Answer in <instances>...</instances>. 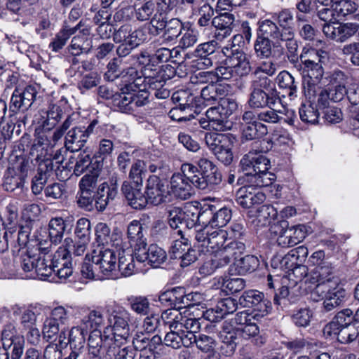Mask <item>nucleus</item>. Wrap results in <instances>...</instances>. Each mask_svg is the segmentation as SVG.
I'll return each mask as SVG.
<instances>
[{
    "label": "nucleus",
    "mask_w": 359,
    "mask_h": 359,
    "mask_svg": "<svg viewBox=\"0 0 359 359\" xmlns=\"http://www.w3.org/2000/svg\"><path fill=\"white\" fill-rule=\"evenodd\" d=\"M181 128H187L189 131L198 129V121L196 115L200 113V107L197 97L194 91L181 89Z\"/></svg>",
    "instance_id": "39448f33"
},
{
    "label": "nucleus",
    "mask_w": 359,
    "mask_h": 359,
    "mask_svg": "<svg viewBox=\"0 0 359 359\" xmlns=\"http://www.w3.org/2000/svg\"><path fill=\"white\" fill-rule=\"evenodd\" d=\"M163 182L156 175H152L147 180V195L148 201L158 205L166 201L167 194Z\"/></svg>",
    "instance_id": "b1692460"
},
{
    "label": "nucleus",
    "mask_w": 359,
    "mask_h": 359,
    "mask_svg": "<svg viewBox=\"0 0 359 359\" xmlns=\"http://www.w3.org/2000/svg\"><path fill=\"white\" fill-rule=\"evenodd\" d=\"M85 30H83L84 32ZM87 33L83 32L74 36L68 46V52L73 56H78L83 53H88L92 48V40L88 37Z\"/></svg>",
    "instance_id": "e433bc0d"
},
{
    "label": "nucleus",
    "mask_w": 359,
    "mask_h": 359,
    "mask_svg": "<svg viewBox=\"0 0 359 359\" xmlns=\"http://www.w3.org/2000/svg\"><path fill=\"white\" fill-rule=\"evenodd\" d=\"M229 233L223 229H217L215 230H210L205 226V227L200 231H198L196 234V239L201 243V247L205 248L202 250L206 252H215L221 249L227 239Z\"/></svg>",
    "instance_id": "9d476101"
},
{
    "label": "nucleus",
    "mask_w": 359,
    "mask_h": 359,
    "mask_svg": "<svg viewBox=\"0 0 359 359\" xmlns=\"http://www.w3.org/2000/svg\"><path fill=\"white\" fill-rule=\"evenodd\" d=\"M7 327L11 333H8L6 329L2 331L1 340L4 349L3 353L8 354V357L11 355V359H20L24 351L25 339L22 336L13 334V326L10 325Z\"/></svg>",
    "instance_id": "aec40b11"
},
{
    "label": "nucleus",
    "mask_w": 359,
    "mask_h": 359,
    "mask_svg": "<svg viewBox=\"0 0 359 359\" xmlns=\"http://www.w3.org/2000/svg\"><path fill=\"white\" fill-rule=\"evenodd\" d=\"M87 330L80 326L73 327L69 332L68 343L71 348L79 351L84 346Z\"/></svg>",
    "instance_id": "603ef678"
},
{
    "label": "nucleus",
    "mask_w": 359,
    "mask_h": 359,
    "mask_svg": "<svg viewBox=\"0 0 359 359\" xmlns=\"http://www.w3.org/2000/svg\"><path fill=\"white\" fill-rule=\"evenodd\" d=\"M346 299V290L337 285L334 286L329 296L324 300L323 308L326 311H330L342 304Z\"/></svg>",
    "instance_id": "79ce46f5"
},
{
    "label": "nucleus",
    "mask_w": 359,
    "mask_h": 359,
    "mask_svg": "<svg viewBox=\"0 0 359 359\" xmlns=\"http://www.w3.org/2000/svg\"><path fill=\"white\" fill-rule=\"evenodd\" d=\"M104 323L103 314L97 310L90 311L87 315L83 316L81 320V325L85 329H93V330H99L98 328L103 325Z\"/></svg>",
    "instance_id": "bf43d9fd"
},
{
    "label": "nucleus",
    "mask_w": 359,
    "mask_h": 359,
    "mask_svg": "<svg viewBox=\"0 0 359 359\" xmlns=\"http://www.w3.org/2000/svg\"><path fill=\"white\" fill-rule=\"evenodd\" d=\"M236 138L231 134L207 133L205 142L215 157L224 165H229L233 158L232 149Z\"/></svg>",
    "instance_id": "20e7f679"
},
{
    "label": "nucleus",
    "mask_w": 359,
    "mask_h": 359,
    "mask_svg": "<svg viewBox=\"0 0 359 359\" xmlns=\"http://www.w3.org/2000/svg\"><path fill=\"white\" fill-rule=\"evenodd\" d=\"M121 61L117 58L112 59L107 65V72L105 73V77L108 80L114 81L115 79L122 76L125 77L126 74L133 76L136 74V70L133 67L127 69L126 72H121L119 69Z\"/></svg>",
    "instance_id": "4d7b16f0"
},
{
    "label": "nucleus",
    "mask_w": 359,
    "mask_h": 359,
    "mask_svg": "<svg viewBox=\"0 0 359 359\" xmlns=\"http://www.w3.org/2000/svg\"><path fill=\"white\" fill-rule=\"evenodd\" d=\"M131 84L126 85L121 89V92L114 96V105L123 112L129 113L132 111L133 93L129 92L132 89Z\"/></svg>",
    "instance_id": "ea45409f"
},
{
    "label": "nucleus",
    "mask_w": 359,
    "mask_h": 359,
    "mask_svg": "<svg viewBox=\"0 0 359 359\" xmlns=\"http://www.w3.org/2000/svg\"><path fill=\"white\" fill-rule=\"evenodd\" d=\"M194 0H182L181 12L183 13V20H181V49L193 47L197 42L198 34L189 20L194 15Z\"/></svg>",
    "instance_id": "6e6552de"
},
{
    "label": "nucleus",
    "mask_w": 359,
    "mask_h": 359,
    "mask_svg": "<svg viewBox=\"0 0 359 359\" xmlns=\"http://www.w3.org/2000/svg\"><path fill=\"white\" fill-rule=\"evenodd\" d=\"M197 202H187L181 207V224L184 223L187 229H191L196 223L201 222L203 225L205 221L211 215L208 210H204L201 212Z\"/></svg>",
    "instance_id": "a211bd4d"
},
{
    "label": "nucleus",
    "mask_w": 359,
    "mask_h": 359,
    "mask_svg": "<svg viewBox=\"0 0 359 359\" xmlns=\"http://www.w3.org/2000/svg\"><path fill=\"white\" fill-rule=\"evenodd\" d=\"M87 259L92 261L99 272L107 277H109L116 269V253L109 248H100L94 250L91 255L87 254Z\"/></svg>",
    "instance_id": "2eb2a0df"
},
{
    "label": "nucleus",
    "mask_w": 359,
    "mask_h": 359,
    "mask_svg": "<svg viewBox=\"0 0 359 359\" xmlns=\"http://www.w3.org/2000/svg\"><path fill=\"white\" fill-rule=\"evenodd\" d=\"M117 194L116 180L114 183L111 184V187L106 182L101 184L97 189L96 196H95V207L97 210L103 211L108 203L115 199Z\"/></svg>",
    "instance_id": "c756f323"
},
{
    "label": "nucleus",
    "mask_w": 359,
    "mask_h": 359,
    "mask_svg": "<svg viewBox=\"0 0 359 359\" xmlns=\"http://www.w3.org/2000/svg\"><path fill=\"white\" fill-rule=\"evenodd\" d=\"M81 22H80L76 26L70 27L65 26L63 27L53 39V41L50 43L49 46L52 48L54 52H57L61 50L66 44L67 40L70 36L74 34L76 31L80 29Z\"/></svg>",
    "instance_id": "37998d69"
},
{
    "label": "nucleus",
    "mask_w": 359,
    "mask_h": 359,
    "mask_svg": "<svg viewBox=\"0 0 359 359\" xmlns=\"http://www.w3.org/2000/svg\"><path fill=\"white\" fill-rule=\"evenodd\" d=\"M114 345L112 340H107L104 336V330L102 333L100 330H93L88 337V353L93 358L100 357L106 351L107 359H111V351Z\"/></svg>",
    "instance_id": "6ab92c4d"
},
{
    "label": "nucleus",
    "mask_w": 359,
    "mask_h": 359,
    "mask_svg": "<svg viewBox=\"0 0 359 359\" xmlns=\"http://www.w3.org/2000/svg\"><path fill=\"white\" fill-rule=\"evenodd\" d=\"M245 249V244L239 241H231L217 250L215 255L217 266H224L232 261L237 260Z\"/></svg>",
    "instance_id": "4be33fe9"
},
{
    "label": "nucleus",
    "mask_w": 359,
    "mask_h": 359,
    "mask_svg": "<svg viewBox=\"0 0 359 359\" xmlns=\"http://www.w3.org/2000/svg\"><path fill=\"white\" fill-rule=\"evenodd\" d=\"M277 210L271 205H264L256 210H250L248 216L251 223L255 228H262L269 226L271 221L277 216Z\"/></svg>",
    "instance_id": "a878e982"
},
{
    "label": "nucleus",
    "mask_w": 359,
    "mask_h": 359,
    "mask_svg": "<svg viewBox=\"0 0 359 359\" xmlns=\"http://www.w3.org/2000/svg\"><path fill=\"white\" fill-rule=\"evenodd\" d=\"M25 176L20 172H17L13 168H8L4 176V188L8 191H13L23 187Z\"/></svg>",
    "instance_id": "49530a36"
},
{
    "label": "nucleus",
    "mask_w": 359,
    "mask_h": 359,
    "mask_svg": "<svg viewBox=\"0 0 359 359\" xmlns=\"http://www.w3.org/2000/svg\"><path fill=\"white\" fill-rule=\"evenodd\" d=\"M245 302V306L253 307V313H258L259 317L268 313V306L264 300V294L257 290L245 292L241 297Z\"/></svg>",
    "instance_id": "f704fd0d"
},
{
    "label": "nucleus",
    "mask_w": 359,
    "mask_h": 359,
    "mask_svg": "<svg viewBox=\"0 0 359 359\" xmlns=\"http://www.w3.org/2000/svg\"><path fill=\"white\" fill-rule=\"evenodd\" d=\"M225 95V90L221 85L209 84L203 88L201 97L205 102L211 104L212 102L220 100Z\"/></svg>",
    "instance_id": "13d9d810"
},
{
    "label": "nucleus",
    "mask_w": 359,
    "mask_h": 359,
    "mask_svg": "<svg viewBox=\"0 0 359 359\" xmlns=\"http://www.w3.org/2000/svg\"><path fill=\"white\" fill-rule=\"evenodd\" d=\"M313 316V311L309 308H301L294 312L292 319L297 326L306 327L310 325Z\"/></svg>",
    "instance_id": "774afa93"
},
{
    "label": "nucleus",
    "mask_w": 359,
    "mask_h": 359,
    "mask_svg": "<svg viewBox=\"0 0 359 359\" xmlns=\"http://www.w3.org/2000/svg\"><path fill=\"white\" fill-rule=\"evenodd\" d=\"M252 187H243L236 194V203L244 208H250L254 205L263 203L266 196L261 191L252 192Z\"/></svg>",
    "instance_id": "2f4dec72"
},
{
    "label": "nucleus",
    "mask_w": 359,
    "mask_h": 359,
    "mask_svg": "<svg viewBox=\"0 0 359 359\" xmlns=\"http://www.w3.org/2000/svg\"><path fill=\"white\" fill-rule=\"evenodd\" d=\"M358 25L355 23L323 25V32L329 39L337 42H344L353 36L358 30Z\"/></svg>",
    "instance_id": "412c9836"
},
{
    "label": "nucleus",
    "mask_w": 359,
    "mask_h": 359,
    "mask_svg": "<svg viewBox=\"0 0 359 359\" xmlns=\"http://www.w3.org/2000/svg\"><path fill=\"white\" fill-rule=\"evenodd\" d=\"M88 243L84 240H80L74 243L71 238H66L64 241L63 248H60V250L55 252V259H57L60 257L69 258L72 255L81 256L85 253Z\"/></svg>",
    "instance_id": "c9c22d12"
},
{
    "label": "nucleus",
    "mask_w": 359,
    "mask_h": 359,
    "mask_svg": "<svg viewBox=\"0 0 359 359\" xmlns=\"http://www.w3.org/2000/svg\"><path fill=\"white\" fill-rule=\"evenodd\" d=\"M280 266L283 269L292 270L294 275L299 274V280L303 279L304 275H306L308 271L306 266L297 262L290 252L280 260Z\"/></svg>",
    "instance_id": "09e8293b"
},
{
    "label": "nucleus",
    "mask_w": 359,
    "mask_h": 359,
    "mask_svg": "<svg viewBox=\"0 0 359 359\" xmlns=\"http://www.w3.org/2000/svg\"><path fill=\"white\" fill-rule=\"evenodd\" d=\"M46 114V117L43 121L42 127L43 130L49 131L54 128L60 121L63 116V111L60 106L55 104H50Z\"/></svg>",
    "instance_id": "a18cd8bd"
},
{
    "label": "nucleus",
    "mask_w": 359,
    "mask_h": 359,
    "mask_svg": "<svg viewBox=\"0 0 359 359\" xmlns=\"http://www.w3.org/2000/svg\"><path fill=\"white\" fill-rule=\"evenodd\" d=\"M135 17L141 22L150 20L151 25L156 29L162 30L165 22L158 18L159 11L156 4L151 0L138 1L134 5Z\"/></svg>",
    "instance_id": "f8f14e48"
},
{
    "label": "nucleus",
    "mask_w": 359,
    "mask_h": 359,
    "mask_svg": "<svg viewBox=\"0 0 359 359\" xmlns=\"http://www.w3.org/2000/svg\"><path fill=\"white\" fill-rule=\"evenodd\" d=\"M37 91L32 86L24 88H16L12 93L9 110L13 114H25L33 104L36 100Z\"/></svg>",
    "instance_id": "9b49d317"
},
{
    "label": "nucleus",
    "mask_w": 359,
    "mask_h": 359,
    "mask_svg": "<svg viewBox=\"0 0 359 359\" xmlns=\"http://www.w3.org/2000/svg\"><path fill=\"white\" fill-rule=\"evenodd\" d=\"M216 62V55L187 53L181 62V78L188 80L187 76L189 74H195L197 70L211 67Z\"/></svg>",
    "instance_id": "4468645a"
},
{
    "label": "nucleus",
    "mask_w": 359,
    "mask_h": 359,
    "mask_svg": "<svg viewBox=\"0 0 359 359\" xmlns=\"http://www.w3.org/2000/svg\"><path fill=\"white\" fill-rule=\"evenodd\" d=\"M301 67H296L298 70H302L304 76L309 78L308 81V90L304 86L305 93L311 96L316 94V85L319 83L324 74L323 65L329 59L328 53L322 49L304 48L299 57Z\"/></svg>",
    "instance_id": "f257e3e1"
},
{
    "label": "nucleus",
    "mask_w": 359,
    "mask_h": 359,
    "mask_svg": "<svg viewBox=\"0 0 359 359\" xmlns=\"http://www.w3.org/2000/svg\"><path fill=\"white\" fill-rule=\"evenodd\" d=\"M181 85L189 84L187 90L194 92L195 84L198 83H209V84H216L219 80L216 76L215 71L199 72L197 74H189L187 76L188 80L181 78Z\"/></svg>",
    "instance_id": "4c0bfd02"
},
{
    "label": "nucleus",
    "mask_w": 359,
    "mask_h": 359,
    "mask_svg": "<svg viewBox=\"0 0 359 359\" xmlns=\"http://www.w3.org/2000/svg\"><path fill=\"white\" fill-rule=\"evenodd\" d=\"M194 309H196L195 306L191 304L186 306L184 311H181V344L188 348L196 344L197 339L195 333L200 329L198 315H194V311H190Z\"/></svg>",
    "instance_id": "0eeeda50"
},
{
    "label": "nucleus",
    "mask_w": 359,
    "mask_h": 359,
    "mask_svg": "<svg viewBox=\"0 0 359 359\" xmlns=\"http://www.w3.org/2000/svg\"><path fill=\"white\" fill-rule=\"evenodd\" d=\"M193 187L205 189V184L201 181L197 167L191 163H183L181 165V200L187 199L194 194Z\"/></svg>",
    "instance_id": "1a4fd4ad"
},
{
    "label": "nucleus",
    "mask_w": 359,
    "mask_h": 359,
    "mask_svg": "<svg viewBox=\"0 0 359 359\" xmlns=\"http://www.w3.org/2000/svg\"><path fill=\"white\" fill-rule=\"evenodd\" d=\"M175 69L171 65H166L153 76L148 75L144 78V84L151 93L156 89L162 88L166 80L170 79L175 74Z\"/></svg>",
    "instance_id": "c85d7f7f"
},
{
    "label": "nucleus",
    "mask_w": 359,
    "mask_h": 359,
    "mask_svg": "<svg viewBox=\"0 0 359 359\" xmlns=\"http://www.w3.org/2000/svg\"><path fill=\"white\" fill-rule=\"evenodd\" d=\"M280 88L288 90V96H297V86L294 78L287 71L280 72L276 77Z\"/></svg>",
    "instance_id": "680f3d73"
},
{
    "label": "nucleus",
    "mask_w": 359,
    "mask_h": 359,
    "mask_svg": "<svg viewBox=\"0 0 359 359\" xmlns=\"http://www.w3.org/2000/svg\"><path fill=\"white\" fill-rule=\"evenodd\" d=\"M51 255H48L46 253L39 252L38 259L35 264V273L39 279L42 280L54 281V277L53 276V272L55 271L54 268L58 267L57 265L52 266Z\"/></svg>",
    "instance_id": "7c9ffc66"
},
{
    "label": "nucleus",
    "mask_w": 359,
    "mask_h": 359,
    "mask_svg": "<svg viewBox=\"0 0 359 359\" xmlns=\"http://www.w3.org/2000/svg\"><path fill=\"white\" fill-rule=\"evenodd\" d=\"M266 133V128L260 122L242 123V137L246 140L258 139Z\"/></svg>",
    "instance_id": "864d4df0"
},
{
    "label": "nucleus",
    "mask_w": 359,
    "mask_h": 359,
    "mask_svg": "<svg viewBox=\"0 0 359 359\" xmlns=\"http://www.w3.org/2000/svg\"><path fill=\"white\" fill-rule=\"evenodd\" d=\"M130 313L122 307H117L109 316V325L104 328V336L112 340L114 345L121 346L126 343L130 336Z\"/></svg>",
    "instance_id": "7ed1b4c3"
},
{
    "label": "nucleus",
    "mask_w": 359,
    "mask_h": 359,
    "mask_svg": "<svg viewBox=\"0 0 359 359\" xmlns=\"http://www.w3.org/2000/svg\"><path fill=\"white\" fill-rule=\"evenodd\" d=\"M276 21L285 34L294 32V16L289 9H283L276 14Z\"/></svg>",
    "instance_id": "052dcab7"
},
{
    "label": "nucleus",
    "mask_w": 359,
    "mask_h": 359,
    "mask_svg": "<svg viewBox=\"0 0 359 359\" xmlns=\"http://www.w3.org/2000/svg\"><path fill=\"white\" fill-rule=\"evenodd\" d=\"M305 283L316 284L318 281H332L339 280L333 275L332 267L330 262H325L323 264L315 266L310 274L304 275Z\"/></svg>",
    "instance_id": "473e14b6"
},
{
    "label": "nucleus",
    "mask_w": 359,
    "mask_h": 359,
    "mask_svg": "<svg viewBox=\"0 0 359 359\" xmlns=\"http://www.w3.org/2000/svg\"><path fill=\"white\" fill-rule=\"evenodd\" d=\"M127 233L131 245H134L135 248L145 244L146 239L144 238L142 226L139 221L133 220L128 224Z\"/></svg>",
    "instance_id": "5fc2aeb1"
},
{
    "label": "nucleus",
    "mask_w": 359,
    "mask_h": 359,
    "mask_svg": "<svg viewBox=\"0 0 359 359\" xmlns=\"http://www.w3.org/2000/svg\"><path fill=\"white\" fill-rule=\"evenodd\" d=\"M242 170L248 177L258 172H265L271 167L270 161L262 153L250 151L245 154L240 162Z\"/></svg>",
    "instance_id": "dca6fc26"
},
{
    "label": "nucleus",
    "mask_w": 359,
    "mask_h": 359,
    "mask_svg": "<svg viewBox=\"0 0 359 359\" xmlns=\"http://www.w3.org/2000/svg\"><path fill=\"white\" fill-rule=\"evenodd\" d=\"M287 226V222L280 221L275 223L271 226L272 232L278 236L277 238L278 245L283 248H289L296 245L290 236Z\"/></svg>",
    "instance_id": "a19ab883"
},
{
    "label": "nucleus",
    "mask_w": 359,
    "mask_h": 359,
    "mask_svg": "<svg viewBox=\"0 0 359 359\" xmlns=\"http://www.w3.org/2000/svg\"><path fill=\"white\" fill-rule=\"evenodd\" d=\"M100 175V170L98 168L92 167V170H90L81 179L79 184V189L94 192Z\"/></svg>",
    "instance_id": "e2e57ef3"
},
{
    "label": "nucleus",
    "mask_w": 359,
    "mask_h": 359,
    "mask_svg": "<svg viewBox=\"0 0 359 359\" xmlns=\"http://www.w3.org/2000/svg\"><path fill=\"white\" fill-rule=\"evenodd\" d=\"M329 6L333 8L338 17H344L356 11L355 4L351 0H334Z\"/></svg>",
    "instance_id": "338daca9"
},
{
    "label": "nucleus",
    "mask_w": 359,
    "mask_h": 359,
    "mask_svg": "<svg viewBox=\"0 0 359 359\" xmlns=\"http://www.w3.org/2000/svg\"><path fill=\"white\" fill-rule=\"evenodd\" d=\"M294 32L285 34L280 42H285L288 60L294 67H301L299 62V57L297 54L299 45L297 41L294 39Z\"/></svg>",
    "instance_id": "c03bdc74"
},
{
    "label": "nucleus",
    "mask_w": 359,
    "mask_h": 359,
    "mask_svg": "<svg viewBox=\"0 0 359 359\" xmlns=\"http://www.w3.org/2000/svg\"><path fill=\"white\" fill-rule=\"evenodd\" d=\"M135 257L140 262H148L154 268L163 264L167 257L165 251L156 244H151L147 248V243L140 247H135Z\"/></svg>",
    "instance_id": "f3484780"
},
{
    "label": "nucleus",
    "mask_w": 359,
    "mask_h": 359,
    "mask_svg": "<svg viewBox=\"0 0 359 359\" xmlns=\"http://www.w3.org/2000/svg\"><path fill=\"white\" fill-rule=\"evenodd\" d=\"M338 282L339 280L316 282V284H313L315 287L311 292L313 299L315 301H318L319 299L325 300Z\"/></svg>",
    "instance_id": "6e6d98bb"
},
{
    "label": "nucleus",
    "mask_w": 359,
    "mask_h": 359,
    "mask_svg": "<svg viewBox=\"0 0 359 359\" xmlns=\"http://www.w3.org/2000/svg\"><path fill=\"white\" fill-rule=\"evenodd\" d=\"M252 92L248 100L252 108L276 107L281 100L277 91L276 83L266 76L254 80Z\"/></svg>",
    "instance_id": "f03ea898"
},
{
    "label": "nucleus",
    "mask_w": 359,
    "mask_h": 359,
    "mask_svg": "<svg viewBox=\"0 0 359 359\" xmlns=\"http://www.w3.org/2000/svg\"><path fill=\"white\" fill-rule=\"evenodd\" d=\"M113 39L116 43L139 46L146 40V35L141 29L133 30L130 25H124L114 32Z\"/></svg>",
    "instance_id": "5701e85b"
},
{
    "label": "nucleus",
    "mask_w": 359,
    "mask_h": 359,
    "mask_svg": "<svg viewBox=\"0 0 359 359\" xmlns=\"http://www.w3.org/2000/svg\"><path fill=\"white\" fill-rule=\"evenodd\" d=\"M226 65H230L235 76H247L251 71L250 61L245 53L233 50L231 55L226 59Z\"/></svg>",
    "instance_id": "cd10ccee"
},
{
    "label": "nucleus",
    "mask_w": 359,
    "mask_h": 359,
    "mask_svg": "<svg viewBox=\"0 0 359 359\" xmlns=\"http://www.w3.org/2000/svg\"><path fill=\"white\" fill-rule=\"evenodd\" d=\"M258 31L260 35L268 37L269 39L274 41L273 48L280 46V41L283 39L285 33L283 32L278 23L266 19L258 22Z\"/></svg>",
    "instance_id": "72a5a7b5"
},
{
    "label": "nucleus",
    "mask_w": 359,
    "mask_h": 359,
    "mask_svg": "<svg viewBox=\"0 0 359 359\" xmlns=\"http://www.w3.org/2000/svg\"><path fill=\"white\" fill-rule=\"evenodd\" d=\"M227 110L224 111L222 108L217 106L210 107L205 112V118L198 121L200 126L205 130L225 131L231 128V123L227 120Z\"/></svg>",
    "instance_id": "ddd939ff"
},
{
    "label": "nucleus",
    "mask_w": 359,
    "mask_h": 359,
    "mask_svg": "<svg viewBox=\"0 0 359 359\" xmlns=\"http://www.w3.org/2000/svg\"><path fill=\"white\" fill-rule=\"evenodd\" d=\"M273 41L258 34L254 43V50L257 56L261 59L269 58L272 55Z\"/></svg>",
    "instance_id": "3c124183"
},
{
    "label": "nucleus",
    "mask_w": 359,
    "mask_h": 359,
    "mask_svg": "<svg viewBox=\"0 0 359 359\" xmlns=\"http://www.w3.org/2000/svg\"><path fill=\"white\" fill-rule=\"evenodd\" d=\"M299 113L301 120L306 123L316 124L318 121V111L311 103L302 104L299 108Z\"/></svg>",
    "instance_id": "0e129e2a"
},
{
    "label": "nucleus",
    "mask_w": 359,
    "mask_h": 359,
    "mask_svg": "<svg viewBox=\"0 0 359 359\" xmlns=\"http://www.w3.org/2000/svg\"><path fill=\"white\" fill-rule=\"evenodd\" d=\"M121 191L128 204L134 209H143L149 202L147 197L144 196L140 187H137V185L133 187L127 181L123 183Z\"/></svg>",
    "instance_id": "bb28decb"
},
{
    "label": "nucleus",
    "mask_w": 359,
    "mask_h": 359,
    "mask_svg": "<svg viewBox=\"0 0 359 359\" xmlns=\"http://www.w3.org/2000/svg\"><path fill=\"white\" fill-rule=\"evenodd\" d=\"M134 257L130 252L123 250L118 255V269L122 276L127 277L135 272Z\"/></svg>",
    "instance_id": "8fccbe9b"
},
{
    "label": "nucleus",
    "mask_w": 359,
    "mask_h": 359,
    "mask_svg": "<svg viewBox=\"0 0 359 359\" xmlns=\"http://www.w3.org/2000/svg\"><path fill=\"white\" fill-rule=\"evenodd\" d=\"M98 121L93 120L87 127L73 126L65 135V146L72 152L81 149L88 142L90 135L97 131Z\"/></svg>",
    "instance_id": "423d86ee"
},
{
    "label": "nucleus",
    "mask_w": 359,
    "mask_h": 359,
    "mask_svg": "<svg viewBox=\"0 0 359 359\" xmlns=\"http://www.w3.org/2000/svg\"><path fill=\"white\" fill-rule=\"evenodd\" d=\"M275 180V174L267 170L265 172H258V173L250 176L248 181L252 184L251 187H264L272 184Z\"/></svg>",
    "instance_id": "69168bd1"
},
{
    "label": "nucleus",
    "mask_w": 359,
    "mask_h": 359,
    "mask_svg": "<svg viewBox=\"0 0 359 359\" xmlns=\"http://www.w3.org/2000/svg\"><path fill=\"white\" fill-rule=\"evenodd\" d=\"M211 215L205 221V226H217L219 229L225 226L231 218V211L227 208H222L213 213L212 210H208Z\"/></svg>",
    "instance_id": "de8ad7c7"
},
{
    "label": "nucleus",
    "mask_w": 359,
    "mask_h": 359,
    "mask_svg": "<svg viewBox=\"0 0 359 359\" xmlns=\"http://www.w3.org/2000/svg\"><path fill=\"white\" fill-rule=\"evenodd\" d=\"M234 15L227 12L213 18L212 25L216 29L215 37L217 40L222 41L231 35L234 27Z\"/></svg>",
    "instance_id": "393cba45"
},
{
    "label": "nucleus",
    "mask_w": 359,
    "mask_h": 359,
    "mask_svg": "<svg viewBox=\"0 0 359 359\" xmlns=\"http://www.w3.org/2000/svg\"><path fill=\"white\" fill-rule=\"evenodd\" d=\"M67 224L62 217L52 218L48 223V236L52 243H60L63 238Z\"/></svg>",
    "instance_id": "58836bf2"
}]
</instances>
